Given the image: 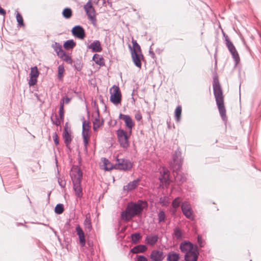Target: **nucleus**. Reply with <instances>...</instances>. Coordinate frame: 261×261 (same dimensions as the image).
Instances as JSON below:
<instances>
[{
  "instance_id": "nucleus-1",
  "label": "nucleus",
  "mask_w": 261,
  "mask_h": 261,
  "mask_svg": "<svg viewBox=\"0 0 261 261\" xmlns=\"http://www.w3.org/2000/svg\"><path fill=\"white\" fill-rule=\"evenodd\" d=\"M182 164L181 153L179 149H177L175 151L173 155L170 166L174 172L175 180L178 184L183 183L186 180L185 175L180 172Z\"/></svg>"
},
{
  "instance_id": "nucleus-2",
  "label": "nucleus",
  "mask_w": 261,
  "mask_h": 261,
  "mask_svg": "<svg viewBox=\"0 0 261 261\" xmlns=\"http://www.w3.org/2000/svg\"><path fill=\"white\" fill-rule=\"evenodd\" d=\"M213 87L214 94L220 114L223 120L226 118V110L224 105V99L220 84L217 79L213 80Z\"/></svg>"
},
{
  "instance_id": "nucleus-3",
  "label": "nucleus",
  "mask_w": 261,
  "mask_h": 261,
  "mask_svg": "<svg viewBox=\"0 0 261 261\" xmlns=\"http://www.w3.org/2000/svg\"><path fill=\"white\" fill-rule=\"evenodd\" d=\"M143 201L139 200L137 202H129L128 203L125 211L121 212L122 219L129 221L136 216L140 215L143 210Z\"/></svg>"
},
{
  "instance_id": "nucleus-4",
  "label": "nucleus",
  "mask_w": 261,
  "mask_h": 261,
  "mask_svg": "<svg viewBox=\"0 0 261 261\" xmlns=\"http://www.w3.org/2000/svg\"><path fill=\"white\" fill-rule=\"evenodd\" d=\"M70 176L75 194L77 198L81 199L83 195V189L81 186L83 173L80 168L77 167L74 168L71 170Z\"/></svg>"
},
{
  "instance_id": "nucleus-5",
  "label": "nucleus",
  "mask_w": 261,
  "mask_h": 261,
  "mask_svg": "<svg viewBox=\"0 0 261 261\" xmlns=\"http://www.w3.org/2000/svg\"><path fill=\"white\" fill-rule=\"evenodd\" d=\"M84 9L89 19L92 23L95 25L96 24V14L94 8H93L91 1H89L85 5Z\"/></svg>"
},
{
  "instance_id": "nucleus-6",
  "label": "nucleus",
  "mask_w": 261,
  "mask_h": 261,
  "mask_svg": "<svg viewBox=\"0 0 261 261\" xmlns=\"http://www.w3.org/2000/svg\"><path fill=\"white\" fill-rule=\"evenodd\" d=\"M116 134L120 146L123 148L129 146L128 136L127 133L123 129H119L117 130Z\"/></svg>"
},
{
  "instance_id": "nucleus-7",
  "label": "nucleus",
  "mask_w": 261,
  "mask_h": 261,
  "mask_svg": "<svg viewBox=\"0 0 261 261\" xmlns=\"http://www.w3.org/2000/svg\"><path fill=\"white\" fill-rule=\"evenodd\" d=\"M181 209L183 215L188 219L193 220L194 212L191 204L188 201H184L181 204Z\"/></svg>"
},
{
  "instance_id": "nucleus-8",
  "label": "nucleus",
  "mask_w": 261,
  "mask_h": 261,
  "mask_svg": "<svg viewBox=\"0 0 261 261\" xmlns=\"http://www.w3.org/2000/svg\"><path fill=\"white\" fill-rule=\"evenodd\" d=\"M110 100L114 104L117 105L121 102V94L118 86H113L111 89Z\"/></svg>"
},
{
  "instance_id": "nucleus-9",
  "label": "nucleus",
  "mask_w": 261,
  "mask_h": 261,
  "mask_svg": "<svg viewBox=\"0 0 261 261\" xmlns=\"http://www.w3.org/2000/svg\"><path fill=\"white\" fill-rule=\"evenodd\" d=\"M114 168L122 170H129L132 167L130 162L124 159H117Z\"/></svg>"
},
{
  "instance_id": "nucleus-10",
  "label": "nucleus",
  "mask_w": 261,
  "mask_h": 261,
  "mask_svg": "<svg viewBox=\"0 0 261 261\" xmlns=\"http://www.w3.org/2000/svg\"><path fill=\"white\" fill-rule=\"evenodd\" d=\"M224 36L225 37V41L226 45L227 47L229 52L231 53L233 59H234V60L235 61L236 63H237L240 60L239 54H238L234 46L233 45L232 43L230 41V40L228 38V36H225V34H224Z\"/></svg>"
},
{
  "instance_id": "nucleus-11",
  "label": "nucleus",
  "mask_w": 261,
  "mask_h": 261,
  "mask_svg": "<svg viewBox=\"0 0 261 261\" xmlns=\"http://www.w3.org/2000/svg\"><path fill=\"white\" fill-rule=\"evenodd\" d=\"M224 36L225 37V41L226 45L227 47L229 52L231 53L233 59H234V60L235 61L236 63H237L240 60L239 54H238L234 46L233 45L232 43L230 41V40L228 38V36H225V34H224Z\"/></svg>"
},
{
  "instance_id": "nucleus-12",
  "label": "nucleus",
  "mask_w": 261,
  "mask_h": 261,
  "mask_svg": "<svg viewBox=\"0 0 261 261\" xmlns=\"http://www.w3.org/2000/svg\"><path fill=\"white\" fill-rule=\"evenodd\" d=\"M89 128L90 126L89 122H87L84 120L83 122L82 125V137L85 148H87V145L88 144L89 139Z\"/></svg>"
},
{
  "instance_id": "nucleus-13",
  "label": "nucleus",
  "mask_w": 261,
  "mask_h": 261,
  "mask_svg": "<svg viewBox=\"0 0 261 261\" xmlns=\"http://www.w3.org/2000/svg\"><path fill=\"white\" fill-rule=\"evenodd\" d=\"M73 36L80 39H84L86 34L85 30L81 25H75L71 30Z\"/></svg>"
},
{
  "instance_id": "nucleus-14",
  "label": "nucleus",
  "mask_w": 261,
  "mask_h": 261,
  "mask_svg": "<svg viewBox=\"0 0 261 261\" xmlns=\"http://www.w3.org/2000/svg\"><path fill=\"white\" fill-rule=\"evenodd\" d=\"M165 257L164 253L160 250L154 249L151 251L150 258L152 261H163Z\"/></svg>"
},
{
  "instance_id": "nucleus-15",
  "label": "nucleus",
  "mask_w": 261,
  "mask_h": 261,
  "mask_svg": "<svg viewBox=\"0 0 261 261\" xmlns=\"http://www.w3.org/2000/svg\"><path fill=\"white\" fill-rule=\"evenodd\" d=\"M140 181V178H138L132 181H130L126 185L123 186V192L128 193L129 192L135 190L139 186Z\"/></svg>"
},
{
  "instance_id": "nucleus-16",
  "label": "nucleus",
  "mask_w": 261,
  "mask_h": 261,
  "mask_svg": "<svg viewBox=\"0 0 261 261\" xmlns=\"http://www.w3.org/2000/svg\"><path fill=\"white\" fill-rule=\"evenodd\" d=\"M198 255L199 252L197 250V247L195 246L193 250L185 254V261H197Z\"/></svg>"
},
{
  "instance_id": "nucleus-17",
  "label": "nucleus",
  "mask_w": 261,
  "mask_h": 261,
  "mask_svg": "<svg viewBox=\"0 0 261 261\" xmlns=\"http://www.w3.org/2000/svg\"><path fill=\"white\" fill-rule=\"evenodd\" d=\"M131 56L135 65L139 68H141V59L143 58L141 52H136L135 50L131 51Z\"/></svg>"
},
{
  "instance_id": "nucleus-18",
  "label": "nucleus",
  "mask_w": 261,
  "mask_h": 261,
  "mask_svg": "<svg viewBox=\"0 0 261 261\" xmlns=\"http://www.w3.org/2000/svg\"><path fill=\"white\" fill-rule=\"evenodd\" d=\"M119 118L124 121L126 126L128 128L130 132H131L132 128L134 125V123L131 117L129 115L121 113L119 116Z\"/></svg>"
},
{
  "instance_id": "nucleus-19",
  "label": "nucleus",
  "mask_w": 261,
  "mask_h": 261,
  "mask_svg": "<svg viewBox=\"0 0 261 261\" xmlns=\"http://www.w3.org/2000/svg\"><path fill=\"white\" fill-rule=\"evenodd\" d=\"M179 248L181 251L185 254L194 249L193 244L189 241H185L181 243L180 245Z\"/></svg>"
},
{
  "instance_id": "nucleus-20",
  "label": "nucleus",
  "mask_w": 261,
  "mask_h": 261,
  "mask_svg": "<svg viewBox=\"0 0 261 261\" xmlns=\"http://www.w3.org/2000/svg\"><path fill=\"white\" fill-rule=\"evenodd\" d=\"M75 230H76L77 236H79L80 243L81 246L83 247L85 246V244H86V240H85L84 232L82 228L79 225H77L76 226Z\"/></svg>"
},
{
  "instance_id": "nucleus-21",
  "label": "nucleus",
  "mask_w": 261,
  "mask_h": 261,
  "mask_svg": "<svg viewBox=\"0 0 261 261\" xmlns=\"http://www.w3.org/2000/svg\"><path fill=\"white\" fill-rule=\"evenodd\" d=\"M63 138L66 147L70 150V144L72 141V138L70 134L68 132L67 127L64 128Z\"/></svg>"
},
{
  "instance_id": "nucleus-22",
  "label": "nucleus",
  "mask_w": 261,
  "mask_h": 261,
  "mask_svg": "<svg viewBox=\"0 0 261 261\" xmlns=\"http://www.w3.org/2000/svg\"><path fill=\"white\" fill-rule=\"evenodd\" d=\"M103 124V120L101 121L99 118V112L98 108L97 109V117L94 119L93 122V129L94 132H96L98 129L102 126Z\"/></svg>"
},
{
  "instance_id": "nucleus-23",
  "label": "nucleus",
  "mask_w": 261,
  "mask_h": 261,
  "mask_svg": "<svg viewBox=\"0 0 261 261\" xmlns=\"http://www.w3.org/2000/svg\"><path fill=\"white\" fill-rule=\"evenodd\" d=\"M159 239L158 234H151L147 235L145 238L146 243L149 246H154L156 244Z\"/></svg>"
},
{
  "instance_id": "nucleus-24",
  "label": "nucleus",
  "mask_w": 261,
  "mask_h": 261,
  "mask_svg": "<svg viewBox=\"0 0 261 261\" xmlns=\"http://www.w3.org/2000/svg\"><path fill=\"white\" fill-rule=\"evenodd\" d=\"M88 48L91 49L93 52H100L102 50L100 42L98 40H95L89 46Z\"/></svg>"
},
{
  "instance_id": "nucleus-25",
  "label": "nucleus",
  "mask_w": 261,
  "mask_h": 261,
  "mask_svg": "<svg viewBox=\"0 0 261 261\" xmlns=\"http://www.w3.org/2000/svg\"><path fill=\"white\" fill-rule=\"evenodd\" d=\"M84 226L86 232H90L92 229L91 220L90 215H86V218L84 221Z\"/></svg>"
},
{
  "instance_id": "nucleus-26",
  "label": "nucleus",
  "mask_w": 261,
  "mask_h": 261,
  "mask_svg": "<svg viewBox=\"0 0 261 261\" xmlns=\"http://www.w3.org/2000/svg\"><path fill=\"white\" fill-rule=\"evenodd\" d=\"M147 250V247L144 245H139L133 247L131 250L130 252L134 254L139 253H142L145 252Z\"/></svg>"
},
{
  "instance_id": "nucleus-27",
  "label": "nucleus",
  "mask_w": 261,
  "mask_h": 261,
  "mask_svg": "<svg viewBox=\"0 0 261 261\" xmlns=\"http://www.w3.org/2000/svg\"><path fill=\"white\" fill-rule=\"evenodd\" d=\"M180 259L179 254L174 252H169L167 257V261H179Z\"/></svg>"
},
{
  "instance_id": "nucleus-28",
  "label": "nucleus",
  "mask_w": 261,
  "mask_h": 261,
  "mask_svg": "<svg viewBox=\"0 0 261 261\" xmlns=\"http://www.w3.org/2000/svg\"><path fill=\"white\" fill-rule=\"evenodd\" d=\"M52 47L56 52L57 55L59 56L64 51L62 49V45L58 42H55L52 44Z\"/></svg>"
},
{
  "instance_id": "nucleus-29",
  "label": "nucleus",
  "mask_w": 261,
  "mask_h": 261,
  "mask_svg": "<svg viewBox=\"0 0 261 261\" xmlns=\"http://www.w3.org/2000/svg\"><path fill=\"white\" fill-rule=\"evenodd\" d=\"M76 45L75 42L72 39L68 40L65 41L63 44V46L66 50L72 49Z\"/></svg>"
},
{
  "instance_id": "nucleus-30",
  "label": "nucleus",
  "mask_w": 261,
  "mask_h": 261,
  "mask_svg": "<svg viewBox=\"0 0 261 261\" xmlns=\"http://www.w3.org/2000/svg\"><path fill=\"white\" fill-rule=\"evenodd\" d=\"M93 60L95 63L100 66L104 65V62L103 58L99 55L95 54L93 57Z\"/></svg>"
},
{
  "instance_id": "nucleus-31",
  "label": "nucleus",
  "mask_w": 261,
  "mask_h": 261,
  "mask_svg": "<svg viewBox=\"0 0 261 261\" xmlns=\"http://www.w3.org/2000/svg\"><path fill=\"white\" fill-rule=\"evenodd\" d=\"M61 59H62L63 61L67 62L68 64L72 63V59L70 56L66 54L65 51L62 53L59 56Z\"/></svg>"
},
{
  "instance_id": "nucleus-32",
  "label": "nucleus",
  "mask_w": 261,
  "mask_h": 261,
  "mask_svg": "<svg viewBox=\"0 0 261 261\" xmlns=\"http://www.w3.org/2000/svg\"><path fill=\"white\" fill-rule=\"evenodd\" d=\"M181 110V107L180 106H178L176 107L175 110V119L177 122H179L180 120Z\"/></svg>"
},
{
  "instance_id": "nucleus-33",
  "label": "nucleus",
  "mask_w": 261,
  "mask_h": 261,
  "mask_svg": "<svg viewBox=\"0 0 261 261\" xmlns=\"http://www.w3.org/2000/svg\"><path fill=\"white\" fill-rule=\"evenodd\" d=\"M64 99H62L60 101L59 114L60 118L61 120L62 121L64 120Z\"/></svg>"
},
{
  "instance_id": "nucleus-34",
  "label": "nucleus",
  "mask_w": 261,
  "mask_h": 261,
  "mask_svg": "<svg viewBox=\"0 0 261 261\" xmlns=\"http://www.w3.org/2000/svg\"><path fill=\"white\" fill-rule=\"evenodd\" d=\"M173 235L177 240H180L182 239V233L181 229L178 227L174 229Z\"/></svg>"
},
{
  "instance_id": "nucleus-35",
  "label": "nucleus",
  "mask_w": 261,
  "mask_h": 261,
  "mask_svg": "<svg viewBox=\"0 0 261 261\" xmlns=\"http://www.w3.org/2000/svg\"><path fill=\"white\" fill-rule=\"evenodd\" d=\"M65 72L63 65H60L58 68V78L59 80H62Z\"/></svg>"
},
{
  "instance_id": "nucleus-36",
  "label": "nucleus",
  "mask_w": 261,
  "mask_h": 261,
  "mask_svg": "<svg viewBox=\"0 0 261 261\" xmlns=\"http://www.w3.org/2000/svg\"><path fill=\"white\" fill-rule=\"evenodd\" d=\"M161 182L166 185H169V174L161 175L159 177Z\"/></svg>"
},
{
  "instance_id": "nucleus-37",
  "label": "nucleus",
  "mask_w": 261,
  "mask_h": 261,
  "mask_svg": "<svg viewBox=\"0 0 261 261\" xmlns=\"http://www.w3.org/2000/svg\"><path fill=\"white\" fill-rule=\"evenodd\" d=\"M158 217L159 223L165 222L166 220V215L163 211L161 210L158 213Z\"/></svg>"
},
{
  "instance_id": "nucleus-38",
  "label": "nucleus",
  "mask_w": 261,
  "mask_h": 261,
  "mask_svg": "<svg viewBox=\"0 0 261 261\" xmlns=\"http://www.w3.org/2000/svg\"><path fill=\"white\" fill-rule=\"evenodd\" d=\"M141 238V235L138 232H136L131 234L132 241L134 244H137Z\"/></svg>"
},
{
  "instance_id": "nucleus-39",
  "label": "nucleus",
  "mask_w": 261,
  "mask_h": 261,
  "mask_svg": "<svg viewBox=\"0 0 261 261\" xmlns=\"http://www.w3.org/2000/svg\"><path fill=\"white\" fill-rule=\"evenodd\" d=\"M62 15L64 18L69 19L72 16V11L70 8H66L63 10Z\"/></svg>"
},
{
  "instance_id": "nucleus-40",
  "label": "nucleus",
  "mask_w": 261,
  "mask_h": 261,
  "mask_svg": "<svg viewBox=\"0 0 261 261\" xmlns=\"http://www.w3.org/2000/svg\"><path fill=\"white\" fill-rule=\"evenodd\" d=\"M133 43V48H130L131 51H133L134 50L136 52H141V47L140 45L138 44L136 40L133 39L132 40Z\"/></svg>"
},
{
  "instance_id": "nucleus-41",
  "label": "nucleus",
  "mask_w": 261,
  "mask_h": 261,
  "mask_svg": "<svg viewBox=\"0 0 261 261\" xmlns=\"http://www.w3.org/2000/svg\"><path fill=\"white\" fill-rule=\"evenodd\" d=\"M159 202L162 206H167L169 203L168 197H161L159 199Z\"/></svg>"
},
{
  "instance_id": "nucleus-42",
  "label": "nucleus",
  "mask_w": 261,
  "mask_h": 261,
  "mask_svg": "<svg viewBox=\"0 0 261 261\" xmlns=\"http://www.w3.org/2000/svg\"><path fill=\"white\" fill-rule=\"evenodd\" d=\"M30 76L37 78L39 75V71L36 66L31 68V72L30 74Z\"/></svg>"
},
{
  "instance_id": "nucleus-43",
  "label": "nucleus",
  "mask_w": 261,
  "mask_h": 261,
  "mask_svg": "<svg viewBox=\"0 0 261 261\" xmlns=\"http://www.w3.org/2000/svg\"><path fill=\"white\" fill-rule=\"evenodd\" d=\"M64 206L62 204H58L55 207V212L57 214H61L64 212Z\"/></svg>"
},
{
  "instance_id": "nucleus-44",
  "label": "nucleus",
  "mask_w": 261,
  "mask_h": 261,
  "mask_svg": "<svg viewBox=\"0 0 261 261\" xmlns=\"http://www.w3.org/2000/svg\"><path fill=\"white\" fill-rule=\"evenodd\" d=\"M181 199H180V198L178 197L176 198H175L172 202V206L174 208H178L180 204H181Z\"/></svg>"
},
{
  "instance_id": "nucleus-45",
  "label": "nucleus",
  "mask_w": 261,
  "mask_h": 261,
  "mask_svg": "<svg viewBox=\"0 0 261 261\" xmlns=\"http://www.w3.org/2000/svg\"><path fill=\"white\" fill-rule=\"evenodd\" d=\"M50 119L53 123L55 124L56 126H59L61 124V120H60L57 115L51 116Z\"/></svg>"
},
{
  "instance_id": "nucleus-46",
  "label": "nucleus",
  "mask_w": 261,
  "mask_h": 261,
  "mask_svg": "<svg viewBox=\"0 0 261 261\" xmlns=\"http://www.w3.org/2000/svg\"><path fill=\"white\" fill-rule=\"evenodd\" d=\"M16 18L19 26L24 25L22 17L18 12L16 14Z\"/></svg>"
},
{
  "instance_id": "nucleus-47",
  "label": "nucleus",
  "mask_w": 261,
  "mask_h": 261,
  "mask_svg": "<svg viewBox=\"0 0 261 261\" xmlns=\"http://www.w3.org/2000/svg\"><path fill=\"white\" fill-rule=\"evenodd\" d=\"M103 164L105 165V169L106 170L108 171L112 169V166H108L110 164V163L108 159L106 158L103 159Z\"/></svg>"
},
{
  "instance_id": "nucleus-48",
  "label": "nucleus",
  "mask_w": 261,
  "mask_h": 261,
  "mask_svg": "<svg viewBox=\"0 0 261 261\" xmlns=\"http://www.w3.org/2000/svg\"><path fill=\"white\" fill-rule=\"evenodd\" d=\"M37 78L30 76V80L29 81V85L30 86H33L35 85L37 82Z\"/></svg>"
},
{
  "instance_id": "nucleus-49",
  "label": "nucleus",
  "mask_w": 261,
  "mask_h": 261,
  "mask_svg": "<svg viewBox=\"0 0 261 261\" xmlns=\"http://www.w3.org/2000/svg\"><path fill=\"white\" fill-rule=\"evenodd\" d=\"M197 242H198V243L199 245V246L200 247H204V244H205V242L204 241L202 240L201 237L199 235L198 236V237H197Z\"/></svg>"
},
{
  "instance_id": "nucleus-50",
  "label": "nucleus",
  "mask_w": 261,
  "mask_h": 261,
  "mask_svg": "<svg viewBox=\"0 0 261 261\" xmlns=\"http://www.w3.org/2000/svg\"><path fill=\"white\" fill-rule=\"evenodd\" d=\"M53 138L54 141V142L56 145H58L59 144V141L58 139V137L56 132L54 133L53 135Z\"/></svg>"
},
{
  "instance_id": "nucleus-51",
  "label": "nucleus",
  "mask_w": 261,
  "mask_h": 261,
  "mask_svg": "<svg viewBox=\"0 0 261 261\" xmlns=\"http://www.w3.org/2000/svg\"><path fill=\"white\" fill-rule=\"evenodd\" d=\"M58 181L59 185L61 188H64L66 186V181L65 180L62 179V178H59L58 179Z\"/></svg>"
},
{
  "instance_id": "nucleus-52",
  "label": "nucleus",
  "mask_w": 261,
  "mask_h": 261,
  "mask_svg": "<svg viewBox=\"0 0 261 261\" xmlns=\"http://www.w3.org/2000/svg\"><path fill=\"white\" fill-rule=\"evenodd\" d=\"M160 173L161 175L169 174V171L165 168H162V169H161Z\"/></svg>"
},
{
  "instance_id": "nucleus-53",
  "label": "nucleus",
  "mask_w": 261,
  "mask_h": 261,
  "mask_svg": "<svg viewBox=\"0 0 261 261\" xmlns=\"http://www.w3.org/2000/svg\"><path fill=\"white\" fill-rule=\"evenodd\" d=\"M135 119L138 121H140L142 119V115L139 112H137L135 115Z\"/></svg>"
},
{
  "instance_id": "nucleus-54",
  "label": "nucleus",
  "mask_w": 261,
  "mask_h": 261,
  "mask_svg": "<svg viewBox=\"0 0 261 261\" xmlns=\"http://www.w3.org/2000/svg\"><path fill=\"white\" fill-rule=\"evenodd\" d=\"M137 261H148V260L145 256L143 255H140L138 256Z\"/></svg>"
},
{
  "instance_id": "nucleus-55",
  "label": "nucleus",
  "mask_w": 261,
  "mask_h": 261,
  "mask_svg": "<svg viewBox=\"0 0 261 261\" xmlns=\"http://www.w3.org/2000/svg\"><path fill=\"white\" fill-rule=\"evenodd\" d=\"M62 99H64V103H65L66 104H68L71 100V98L68 97L63 98Z\"/></svg>"
},
{
  "instance_id": "nucleus-56",
  "label": "nucleus",
  "mask_w": 261,
  "mask_h": 261,
  "mask_svg": "<svg viewBox=\"0 0 261 261\" xmlns=\"http://www.w3.org/2000/svg\"><path fill=\"white\" fill-rule=\"evenodd\" d=\"M6 14L5 10L0 6V14L5 16Z\"/></svg>"
},
{
  "instance_id": "nucleus-57",
  "label": "nucleus",
  "mask_w": 261,
  "mask_h": 261,
  "mask_svg": "<svg viewBox=\"0 0 261 261\" xmlns=\"http://www.w3.org/2000/svg\"><path fill=\"white\" fill-rule=\"evenodd\" d=\"M107 3H108L109 5H111V0H107ZM106 0H103V5L105 6H106Z\"/></svg>"
},
{
  "instance_id": "nucleus-58",
  "label": "nucleus",
  "mask_w": 261,
  "mask_h": 261,
  "mask_svg": "<svg viewBox=\"0 0 261 261\" xmlns=\"http://www.w3.org/2000/svg\"><path fill=\"white\" fill-rule=\"evenodd\" d=\"M149 53L151 55V57L152 58H154L155 54H154V52L152 50H151V47H150V50L149 51Z\"/></svg>"
},
{
  "instance_id": "nucleus-59",
  "label": "nucleus",
  "mask_w": 261,
  "mask_h": 261,
  "mask_svg": "<svg viewBox=\"0 0 261 261\" xmlns=\"http://www.w3.org/2000/svg\"><path fill=\"white\" fill-rule=\"evenodd\" d=\"M76 69H77V70L78 71H80V70H81V68L80 67H76Z\"/></svg>"
}]
</instances>
